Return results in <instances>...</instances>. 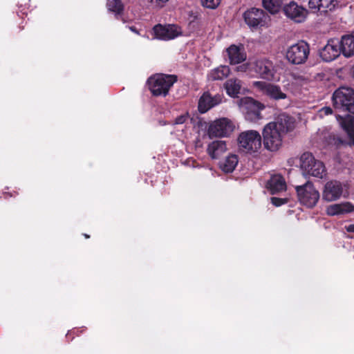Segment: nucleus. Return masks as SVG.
<instances>
[{
    "label": "nucleus",
    "mask_w": 354,
    "mask_h": 354,
    "mask_svg": "<svg viewBox=\"0 0 354 354\" xmlns=\"http://www.w3.org/2000/svg\"><path fill=\"white\" fill-rule=\"evenodd\" d=\"M310 53L308 44L300 41L288 46L286 50V59L295 65L302 64L306 62Z\"/></svg>",
    "instance_id": "nucleus-5"
},
{
    "label": "nucleus",
    "mask_w": 354,
    "mask_h": 354,
    "mask_svg": "<svg viewBox=\"0 0 354 354\" xmlns=\"http://www.w3.org/2000/svg\"><path fill=\"white\" fill-rule=\"evenodd\" d=\"M275 125L267 124L263 130V145L270 151H277L282 145L283 134L274 128Z\"/></svg>",
    "instance_id": "nucleus-8"
},
{
    "label": "nucleus",
    "mask_w": 354,
    "mask_h": 354,
    "mask_svg": "<svg viewBox=\"0 0 354 354\" xmlns=\"http://www.w3.org/2000/svg\"><path fill=\"white\" fill-rule=\"evenodd\" d=\"M227 150L226 142L214 140L210 142L207 148V152L212 159H216Z\"/></svg>",
    "instance_id": "nucleus-24"
},
{
    "label": "nucleus",
    "mask_w": 354,
    "mask_h": 354,
    "mask_svg": "<svg viewBox=\"0 0 354 354\" xmlns=\"http://www.w3.org/2000/svg\"><path fill=\"white\" fill-rule=\"evenodd\" d=\"M129 29L131 30V31H132L133 32H135L138 35H140V32L136 29V27L134 26H131L129 27Z\"/></svg>",
    "instance_id": "nucleus-39"
},
{
    "label": "nucleus",
    "mask_w": 354,
    "mask_h": 354,
    "mask_svg": "<svg viewBox=\"0 0 354 354\" xmlns=\"http://www.w3.org/2000/svg\"><path fill=\"white\" fill-rule=\"evenodd\" d=\"M339 123L343 129L347 133L351 142L354 145V117L347 115L345 118H341Z\"/></svg>",
    "instance_id": "nucleus-28"
},
{
    "label": "nucleus",
    "mask_w": 354,
    "mask_h": 354,
    "mask_svg": "<svg viewBox=\"0 0 354 354\" xmlns=\"http://www.w3.org/2000/svg\"><path fill=\"white\" fill-rule=\"evenodd\" d=\"M241 109L245 120L256 122L262 118L261 111L264 106L251 97H245L241 100Z\"/></svg>",
    "instance_id": "nucleus-9"
},
{
    "label": "nucleus",
    "mask_w": 354,
    "mask_h": 354,
    "mask_svg": "<svg viewBox=\"0 0 354 354\" xmlns=\"http://www.w3.org/2000/svg\"><path fill=\"white\" fill-rule=\"evenodd\" d=\"M223 100L222 95L216 94L212 95L209 92H205L200 97L198 101V111L201 113H205L212 108L221 103Z\"/></svg>",
    "instance_id": "nucleus-17"
},
{
    "label": "nucleus",
    "mask_w": 354,
    "mask_h": 354,
    "mask_svg": "<svg viewBox=\"0 0 354 354\" xmlns=\"http://www.w3.org/2000/svg\"><path fill=\"white\" fill-rule=\"evenodd\" d=\"M332 113H333V110L330 107L324 106V107L322 108L321 109H319V111L318 112V115L320 118H323L326 115L332 114Z\"/></svg>",
    "instance_id": "nucleus-35"
},
{
    "label": "nucleus",
    "mask_w": 354,
    "mask_h": 354,
    "mask_svg": "<svg viewBox=\"0 0 354 354\" xmlns=\"http://www.w3.org/2000/svg\"><path fill=\"white\" fill-rule=\"evenodd\" d=\"M283 10L286 16L297 23L303 22L308 15V10L294 1L284 6Z\"/></svg>",
    "instance_id": "nucleus-14"
},
{
    "label": "nucleus",
    "mask_w": 354,
    "mask_h": 354,
    "mask_svg": "<svg viewBox=\"0 0 354 354\" xmlns=\"http://www.w3.org/2000/svg\"><path fill=\"white\" fill-rule=\"evenodd\" d=\"M234 129L233 122L227 118H221L211 122L207 133L210 138L229 136Z\"/></svg>",
    "instance_id": "nucleus-6"
},
{
    "label": "nucleus",
    "mask_w": 354,
    "mask_h": 354,
    "mask_svg": "<svg viewBox=\"0 0 354 354\" xmlns=\"http://www.w3.org/2000/svg\"><path fill=\"white\" fill-rule=\"evenodd\" d=\"M220 3L221 0H201L202 5L209 9H215Z\"/></svg>",
    "instance_id": "nucleus-32"
},
{
    "label": "nucleus",
    "mask_w": 354,
    "mask_h": 354,
    "mask_svg": "<svg viewBox=\"0 0 354 354\" xmlns=\"http://www.w3.org/2000/svg\"><path fill=\"white\" fill-rule=\"evenodd\" d=\"M227 93L231 97H237L242 90L241 81L236 78H230L225 84Z\"/></svg>",
    "instance_id": "nucleus-27"
},
{
    "label": "nucleus",
    "mask_w": 354,
    "mask_h": 354,
    "mask_svg": "<svg viewBox=\"0 0 354 354\" xmlns=\"http://www.w3.org/2000/svg\"><path fill=\"white\" fill-rule=\"evenodd\" d=\"M346 230L348 232H353L354 233V224H351L346 227Z\"/></svg>",
    "instance_id": "nucleus-38"
},
{
    "label": "nucleus",
    "mask_w": 354,
    "mask_h": 354,
    "mask_svg": "<svg viewBox=\"0 0 354 354\" xmlns=\"http://www.w3.org/2000/svg\"><path fill=\"white\" fill-rule=\"evenodd\" d=\"M253 84L265 95L272 99L277 100L286 99L287 97L286 94L282 92L281 88L277 85L262 81L254 82Z\"/></svg>",
    "instance_id": "nucleus-16"
},
{
    "label": "nucleus",
    "mask_w": 354,
    "mask_h": 354,
    "mask_svg": "<svg viewBox=\"0 0 354 354\" xmlns=\"http://www.w3.org/2000/svg\"><path fill=\"white\" fill-rule=\"evenodd\" d=\"M335 109L354 113V90L342 86L337 89L332 97Z\"/></svg>",
    "instance_id": "nucleus-1"
},
{
    "label": "nucleus",
    "mask_w": 354,
    "mask_h": 354,
    "mask_svg": "<svg viewBox=\"0 0 354 354\" xmlns=\"http://www.w3.org/2000/svg\"><path fill=\"white\" fill-rule=\"evenodd\" d=\"M342 54L346 58L354 55V32L342 36L339 40Z\"/></svg>",
    "instance_id": "nucleus-23"
},
{
    "label": "nucleus",
    "mask_w": 354,
    "mask_h": 354,
    "mask_svg": "<svg viewBox=\"0 0 354 354\" xmlns=\"http://www.w3.org/2000/svg\"><path fill=\"white\" fill-rule=\"evenodd\" d=\"M84 236H85L86 238H89V236H88V234H84Z\"/></svg>",
    "instance_id": "nucleus-40"
},
{
    "label": "nucleus",
    "mask_w": 354,
    "mask_h": 354,
    "mask_svg": "<svg viewBox=\"0 0 354 354\" xmlns=\"http://www.w3.org/2000/svg\"><path fill=\"white\" fill-rule=\"evenodd\" d=\"M155 37L162 40L173 39L182 35L181 28L174 24L162 26L158 24L153 28Z\"/></svg>",
    "instance_id": "nucleus-13"
},
{
    "label": "nucleus",
    "mask_w": 354,
    "mask_h": 354,
    "mask_svg": "<svg viewBox=\"0 0 354 354\" xmlns=\"http://www.w3.org/2000/svg\"><path fill=\"white\" fill-rule=\"evenodd\" d=\"M344 192V187L337 180L328 181L322 191V198L327 202H333L341 198Z\"/></svg>",
    "instance_id": "nucleus-12"
},
{
    "label": "nucleus",
    "mask_w": 354,
    "mask_h": 354,
    "mask_svg": "<svg viewBox=\"0 0 354 354\" xmlns=\"http://www.w3.org/2000/svg\"><path fill=\"white\" fill-rule=\"evenodd\" d=\"M342 53L339 39H331L320 50L321 58L325 62H331L337 58Z\"/></svg>",
    "instance_id": "nucleus-15"
},
{
    "label": "nucleus",
    "mask_w": 354,
    "mask_h": 354,
    "mask_svg": "<svg viewBox=\"0 0 354 354\" xmlns=\"http://www.w3.org/2000/svg\"><path fill=\"white\" fill-rule=\"evenodd\" d=\"M283 135L294 128V119L287 114H280L275 122H270Z\"/></svg>",
    "instance_id": "nucleus-22"
},
{
    "label": "nucleus",
    "mask_w": 354,
    "mask_h": 354,
    "mask_svg": "<svg viewBox=\"0 0 354 354\" xmlns=\"http://www.w3.org/2000/svg\"><path fill=\"white\" fill-rule=\"evenodd\" d=\"M339 0H309V8L315 12H327L333 10L338 5Z\"/></svg>",
    "instance_id": "nucleus-19"
},
{
    "label": "nucleus",
    "mask_w": 354,
    "mask_h": 354,
    "mask_svg": "<svg viewBox=\"0 0 354 354\" xmlns=\"http://www.w3.org/2000/svg\"><path fill=\"white\" fill-rule=\"evenodd\" d=\"M296 190L299 202L308 207H313L317 203L320 194L314 185L307 182L303 185L297 186Z\"/></svg>",
    "instance_id": "nucleus-7"
},
{
    "label": "nucleus",
    "mask_w": 354,
    "mask_h": 354,
    "mask_svg": "<svg viewBox=\"0 0 354 354\" xmlns=\"http://www.w3.org/2000/svg\"><path fill=\"white\" fill-rule=\"evenodd\" d=\"M169 0H146L149 6L153 8H162Z\"/></svg>",
    "instance_id": "nucleus-33"
},
{
    "label": "nucleus",
    "mask_w": 354,
    "mask_h": 354,
    "mask_svg": "<svg viewBox=\"0 0 354 354\" xmlns=\"http://www.w3.org/2000/svg\"><path fill=\"white\" fill-rule=\"evenodd\" d=\"M106 6L108 10L114 12L115 15H120L124 9L121 0H107Z\"/></svg>",
    "instance_id": "nucleus-31"
},
{
    "label": "nucleus",
    "mask_w": 354,
    "mask_h": 354,
    "mask_svg": "<svg viewBox=\"0 0 354 354\" xmlns=\"http://www.w3.org/2000/svg\"><path fill=\"white\" fill-rule=\"evenodd\" d=\"M227 53L231 64H237L246 59V53L243 46L231 45Z\"/></svg>",
    "instance_id": "nucleus-21"
},
{
    "label": "nucleus",
    "mask_w": 354,
    "mask_h": 354,
    "mask_svg": "<svg viewBox=\"0 0 354 354\" xmlns=\"http://www.w3.org/2000/svg\"><path fill=\"white\" fill-rule=\"evenodd\" d=\"M237 71L241 72H249L250 73H252V67H251V62L243 64L241 66L236 67Z\"/></svg>",
    "instance_id": "nucleus-34"
},
{
    "label": "nucleus",
    "mask_w": 354,
    "mask_h": 354,
    "mask_svg": "<svg viewBox=\"0 0 354 354\" xmlns=\"http://www.w3.org/2000/svg\"><path fill=\"white\" fill-rule=\"evenodd\" d=\"M230 70L227 66H221L212 70L208 75L209 80H221L227 77L230 74Z\"/></svg>",
    "instance_id": "nucleus-29"
},
{
    "label": "nucleus",
    "mask_w": 354,
    "mask_h": 354,
    "mask_svg": "<svg viewBox=\"0 0 354 354\" xmlns=\"http://www.w3.org/2000/svg\"><path fill=\"white\" fill-rule=\"evenodd\" d=\"M270 200L272 203L276 207L281 206V205L285 204L287 202L286 199L277 197H272Z\"/></svg>",
    "instance_id": "nucleus-36"
},
{
    "label": "nucleus",
    "mask_w": 354,
    "mask_h": 354,
    "mask_svg": "<svg viewBox=\"0 0 354 354\" xmlns=\"http://www.w3.org/2000/svg\"><path fill=\"white\" fill-rule=\"evenodd\" d=\"M261 136L255 130H248L241 132L238 137L240 149L249 153L257 152L261 147Z\"/></svg>",
    "instance_id": "nucleus-4"
},
{
    "label": "nucleus",
    "mask_w": 354,
    "mask_h": 354,
    "mask_svg": "<svg viewBox=\"0 0 354 354\" xmlns=\"http://www.w3.org/2000/svg\"><path fill=\"white\" fill-rule=\"evenodd\" d=\"M244 20L251 28H258L267 24L268 16L261 9L251 8L244 12Z\"/></svg>",
    "instance_id": "nucleus-11"
},
{
    "label": "nucleus",
    "mask_w": 354,
    "mask_h": 354,
    "mask_svg": "<svg viewBox=\"0 0 354 354\" xmlns=\"http://www.w3.org/2000/svg\"><path fill=\"white\" fill-rule=\"evenodd\" d=\"M354 211V205L350 202H343L330 205L326 212L328 216H339L351 213Z\"/></svg>",
    "instance_id": "nucleus-20"
},
{
    "label": "nucleus",
    "mask_w": 354,
    "mask_h": 354,
    "mask_svg": "<svg viewBox=\"0 0 354 354\" xmlns=\"http://www.w3.org/2000/svg\"><path fill=\"white\" fill-rule=\"evenodd\" d=\"M313 140L323 147L337 145L340 142L335 135L326 127L319 129L313 136Z\"/></svg>",
    "instance_id": "nucleus-18"
},
{
    "label": "nucleus",
    "mask_w": 354,
    "mask_h": 354,
    "mask_svg": "<svg viewBox=\"0 0 354 354\" xmlns=\"http://www.w3.org/2000/svg\"><path fill=\"white\" fill-rule=\"evenodd\" d=\"M268 188L272 194L286 190V184L281 175H273L268 183Z\"/></svg>",
    "instance_id": "nucleus-25"
},
{
    "label": "nucleus",
    "mask_w": 354,
    "mask_h": 354,
    "mask_svg": "<svg viewBox=\"0 0 354 354\" xmlns=\"http://www.w3.org/2000/svg\"><path fill=\"white\" fill-rule=\"evenodd\" d=\"M188 114H183L175 119L174 124H183L188 120Z\"/></svg>",
    "instance_id": "nucleus-37"
},
{
    "label": "nucleus",
    "mask_w": 354,
    "mask_h": 354,
    "mask_svg": "<svg viewBox=\"0 0 354 354\" xmlns=\"http://www.w3.org/2000/svg\"><path fill=\"white\" fill-rule=\"evenodd\" d=\"M282 3V0H263V7L272 14L278 12Z\"/></svg>",
    "instance_id": "nucleus-30"
},
{
    "label": "nucleus",
    "mask_w": 354,
    "mask_h": 354,
    "mask_svg": "<svg viewBox=\"0 0 354 354\" xmlns=\"http://www.w3.org/2000/svg\"><path fill=\"white\" fill-rule=\"evenodd\" d=\"M176 80V77L174 75L158 74L149 78L147 82L149 90L153 95L165 96Z\"/></svg>",
    "instance_id": "nucleus-2"
},
{
    "label": "nucleus",
    "mask_w": 354,
    "mask_h": 354,
    "mask_svg": "<svg viewBox=\"0 0 354 354\" xmlns=\"http://www.w3.org/2000/svg\"><path fill=\"white\" fill-rule=\"evenodd\" d=\"M251 67L257 76L269 81L274 79L275 68L272 61L266 58L251 61Z\"/></svg>",
    "instance_id": "nucleus-10"
},
{
    "label": "nucleus",
    "mask_w": 354,
    "mask_h": 354,
    "mask_svg": "<svg viewBox=\"0 0 354 354\" xmlns=\"http://www.w3.org/2000/svg\"><path fill=\"white\" fill-rule=\"evenodd\" d=\"M238 162V156L230 154L220 161L219 167L224 173H232L235 169Z\"/></svg>",
    "instance_id": "nucleus-26"
},
{
    "label": "nucleus",
    "mask_w": 354,
    "mask_h": 354,
    "mask_svg": "<svg viewBox=\"0 0 354 354\" xmlns=\"http://www.w3.org/2000/svg\"><path fill=\"white\" fill-rule=\"evenodd\" d=\"M301 169L308 175L323 178L326 175V170L322 162L315 160L311 153L305 152L301 158Z\"/></svg>",
    "instance_id": "nucleus-3"
}]
</instances>
